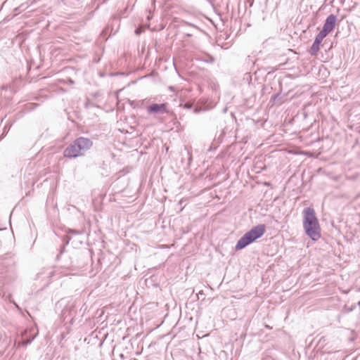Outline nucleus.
<instances>
[{"label":"nucleus","mask_w":360,"mask_h":360,"mask_svg":"<svg viewBox=\"0 0 360 360\" xmlns=\"http://www.w3.org/2000/svg\"><path fill=\"white\" fill-rule=\"evenodd\" d=\"M38 334V331H35L34 327L25 330L21 333L22 340L17 343V347H25L30 344L36 338Z\"/></svg>","instance_id":"nucleus-7"},{"label":"nucleus","mask_w":360,"mask_h":360,"mask_svg":"<svg viewBox=\"0 0 360 360\" xmlns=\"http://www.w3.org/2000/svg\"><path fill=\"white\" fill-rule=\"evenodd\" d=\"M141 32H142V28L141 27H139V28L136 29V30H135V33L137 35L140 34Z\"/></svg>","instance_id":"nucleus-15"},{"label":"nucleus","mask_w":360,"mask_h":360,"mask_svg":"<svg viewBox=\"0 0 360 360\" xmlns=\"http://www.w3.org/2000/svg\"><path fill=\"white\" fill-rule=\"evenodd\" d=\"M323 40L316 36L315 39L310 49V54L314 56L320 49V44Z\"/></svg>","instance_id":"nucleus-10"},{"label":"nucleus","mask_w":360,"mask_h":360,"mask_svg":"<svg viewBox=\"0 0 360 360\" xmlns=\"http://www.w3.org/2000/svg\"><path fill=\"white\" fill-rule=\"evenodd\" d=\"M302 214V224L306 234L312 240H318L321 238V228L314 208L306 207Z\"/></svg>","instance_id":"nucleus-1"},{"label":"nucleus","mask_w":360,"mask_h":360,"mask_svg":"<svg viewBox=\"0 0 360 360\" xmlns=\"http://www.w3.org/2000/svg\"><path fill=\"white\" fill-rule=\"evenodd\" d=\"M77 314L76 301L70 299L66 301L61 311L60 317L65 324H72Z\"/></svg>","instance_id":"nucleus-4"},{"label":"nucleus","mask_w":360,"mask_h":360,"mask_svg":"<svg viewBox=\"0 0 360 360\" xmlns=\"http://www.w3.org/2000/svg\"><path fill=\"white\" fill-rule=\"evenodd\" d=\"M181 27L182 33L187 37H194L197 38V36L202 32V30L197 25L185 20L181 22Z\"/></svg>","instance_id":"nucleus-5"},{"label":"nucleus","mask_w":360,"mask_h":360,"mask_svg":"<svg viewBox=\"0 0 360 360\" xmlns=\"http://www.w3.org/2000/svg\"><path fill=\"white\" fill-rule=\"evenodd\" d=\"M184 106L185 108L190 109V108H191L192 105L191 103H186L184 104Z\"/></svg>","instance_id":"nucleus-16"},{"label":"nucleus","mask_w":360,"mask_h":360,"mask_svg":"<svg viewBox=\"0 0 360 360\" xmlns=\"http://www.w3.org/2000/svg\"><path fill=\"white\" fill-rule=\"evenodd\" d=\"M146 112L149 115H158L168 113V103H153L146 108Z\"/></svg>","instance_id":"nucleus-8"},{"label":"nucleus","mask_w":360,"mask_h":360,"mask_svg":"<svg viewBox=\"0 0 360 360\" xmlns=\"http://www.w3.org/2000/svg\"><path fill=\"white\" fill-rule=\"evenodd\" d=\"M63 303V301H62L60 303V305H62Z\"/></svg>","instance_id":"nucleus-22"},{"label":"nucleus","mask_w":360,"mask_h":360,"mask_svg":"<svg viewBox=\"0 0 360 360\" xmlns=\"http://www.w3.org/2000/svg\"><path fill=\"white\" fill-rule=\"evenodd\" d=\"M358 305H360V301L358 302Z\"/></svg>","instance_id":"nucleus-23"},{"label":"nucleus","mask_w":360,"mask_h":360,"mask_svg":"<svg viewBox=\"0 0 360 360\" xmlns=\"http://www.w3.org/2000/svg\"><path fill=\"white\" fill-rule=\"evenodd\" d=\"M55 274L56 271L52 267L44 268L37 274L36 280L41 283L42 288H45L51 283Z\"/></svg>","instance_id":"nucleus-6"},{"label":"nucleus","mask_w":360,"mask_h":360,"mask_svg":"<svg viewBox=\"0 0 360 360\" xmlns=\"http://www.w3.org/2000/svg\"><path fill=\"white\" fill-rule=\"evenodd\" d=\"M266 226L264 224H258L245 233L236 245V250H240L261 238L265 233Z\"/></svg>","instance_id":"nucleus-3"},{"label":"nucleus","mask_w":360,"mask_h":360,"mask_svg":"<svg viewBox=\"0 0 360 360\" xmlns=\"http://www.w3.org/2000/svg\"><path fill=\"white\" fill-rule=\"evenodd\" d=\"M352 310V309H349L347 311H351Z\"/></svg>","instance_id":"nucleus-21"},{"label":"nucleus","mask_w":360,"mask_h":360,"mask_svg":"<svg viewBox=\"0 0 360 360\" xmlns=\"http://www.w3.org/2000/svg\"><path fill=\"white\" fill-rule=\"evenodd\" d=\"M326 341V338L324 336H322L319 340V345H323Z\"/></svg>","instance_id":"nucleus-14"},{"label":"nucleus","mask_w":360,"mask_h":360,"mask_svg":"<svg viewBox=\"0 0 360 360\" xmlns=\"http://www.w3.org/2000/svg\"><path fill=\"white\" fill-rule=\"evenodd\" d=\"M196 60L207 63H212L214 61V58L209 54H204L202 56H197Z\"/></svg>","instance_id":"nucleus-11"},{"label":"nucleus","mask_w":360,"mask_h":360,"mask_svg":"<svg viewBox=\"0 0 360 360\" xmlns=\"http://www.w3.org/2000/svg\"><path fill=\"white\" fill-rule=\"evenodd\" d=\"M188 155H189V158H188V160L191 161V159H192V157H191V155H190V153H188Z\"/></svg>","instance_id":"nucleus-18"},{"label":"nucleus","mask_w":360,"mask_h":360,"mask_svg":"<svg viewBox=\"0 0 360 360\" xmlns=\"http://www.w3.org/2000/svg\"><path fill=\"white\" fill-rule=\"evenodd\" d=\"M247 3H250V6L252 5V2H250L249 0L247 1Z\"/></svg>","instance_id":"nucleus-19"},{"label":"nucleus","mask_w":360,"mask_h":360,"mask_svg":"<svg viewBox=\"0 0 360 360\" xmlns=\"http://www.w3.org/2000/svg\"><path fill=\"white\" fill-rule=\"evenodd\" d=\"M278 96H279V94H275V95H274V96H272V99H273L274 101H275V100H276Z\"/></svg>","instance_id":"nucleus-17"},{"label":"nucleus","mask_w":360,"mask_h":360,"mask_svg":"<svg viewBox=\"0 0 360 360\" xmlns=\"http://www.w3.org/2000/svg\"><path fill=\"white\" fill-rule=\"evenodd\" d=\"M67 233H68L79 234V231H76V230H73V229H69L67 231Z\"/></svg>","instance_id":"nucleus-13"},{"label":"nucleus","mask_w":360,"mask_h":360,"mask_svg":"<svg viewBox=\"0 0 360 360\" xmlns=\"http://www.w3.org/2000/svg\"><path fill=\"white\" fill-rule=\"evenodd\" d=\"M329 33L330 32L328 30L323 27L322 30L316 35V37L323 40Z\"/></svg>","instance_id":"nucleus-12"},{"label":"nucleus","mask_w":360,"mask_h":360,"mask_svg":"<svg viewBox=\"0 0 360 360\" xmlns=\"http://www.w3.org/2000/svg\"><path fill=\"white\" fill-rule=\"evenodd\" d=\"M336 21L337 16L333 14H330L326 19L323 27L331 32L335 27Z\"/></svg>","instance_id":"nucleus-9"},{"label":"nucleus","mask_w":360,"mask_h":360,"mask_svg":"<svg viewBox=\"0 0 360 360\" xmlns=\"http://www.w3.org/2000/svg\"><path fill=\"white\" fill-rule=\"evenodd\" d=\"M92 146L93 141L90 139L80 136L65 148L63 155L69 158L82 156Z\"/></svg>","instance_id":"nucleus-2"},{"label":"nucleus","mask_w":360,"mask_h":360,"mask_svg":"<svg viewBox=\"0 0 360 360\" xmlns=\"http://www.w3.org/2000/svg\"><path fill=\"white\" fill-rule=\"evenodd\" d=\"M169 89H170V90H172V89H173V87H172V86H170V87H169Z\"/></svg>","instance_id":"nucleus-20"}]
</instances>
